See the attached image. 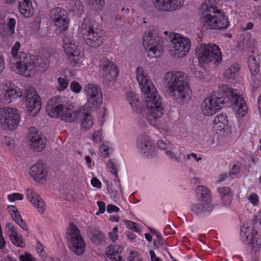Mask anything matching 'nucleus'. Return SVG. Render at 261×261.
Instances as JSON below:
<instances>
[{"label":"nucleus","instance_id":"f257e3e1","mask_svg":"<svg viewBox=\"0 0 261 261\" xmlns=\"http://www.w3.org/2000/svg\"><path fill=\"white\" fill-rule=\"evenodd\" d=\"M46 111L50 117H59L65 122H73L82 117L81 126L85 130L93 124L92 116L85 112V109L80 107L74 110L72 104L60 96H55L48 100Z\"/></svg>","mask_w":261,"mask_h":261},{"label":"nucleus","instance_id":"f03ea898","mask_svg":"<svg viewBox=\"0 0 261 261\" xmlns=\"http://www.w3.org/2000/svg\"><path fill=\"white\" fill-rule=\"evenodd\" d=\"M136 77L144 94L146 119L151 125H155L156 120L164 114L161 97L142 67L137 68Z\"/></svg>","mask_w":261,"mask_h":261},{"label":"nucleus","instance_id":"7ed1b4c3","mask_svg":"<svg viewBox=\"0 0 261 261\" xmlns=\"http://www.w3.org/2000/svg\"><path fill=\"white\" fill-rule=\"evenodd\" d=\"M20 46L19 42H15L12 47L10 58V64L16 72L24 75L25 76H31V74L39 71L43 72L48 67V62L46 59L41 58L37 59L35 61V57L33 58L24 52L18 50Z\"/></svg>","mask_w":261,"mask_h":261},{"label":"nucleus","instance_id":"20e7f679","mask_svg":"<svg viewBox=\"0 0 261 261\" xmlns=\"http://www.w3.org/2000/svg\"><path fill=\"white\" fill-rule=\"evenodd\" d=\"M215 3L214 0H206L201 5L198 13L202 25L208 29L227 28L229 24L228 18L214 6Z\"/></svg>","mask_w":261,"mask_h":261},{"label":"nucleus","instance_id":"39448f33","mask_svg":"<svg viewBox=\"0 0 261 261\" xmlns=\"http://www.w3.org/2000/svg\"><path fill=\"white\" fill-rule=\"evenodd\" d=\"M169 94L174 99L182 100L189 96L191 90L187 75L179 71H169L164 77Z\"/></svg>","mask_w":261,"mask_h":261},{"label":"nucleus","instance_id":"423d86ee","mask_svg":"<svg viewBox=\"0 0 261 261\" xmlns=\"http://www.w3.org/2000/svg\"><path fill=\"white\" fill-rule=\"evenodd\" d=\"M81 31L86 43L90 46L97 48L102 44L103 30L94 20L85 18L81 24Z\"/></svg>","mask_w":261,"mask_h":261},{"label":"nucleus","instance_id":"0eeeda50","mask_svg":"<svg viewBox=\"0 0 261 261\" xmlns=\"http://www.w3.org/2000/svg\"><path fill=\"white\" fill-rule=\"evenodd\" d=\"M143 41L145 50L152 53V57H159L163 53L164 41L160 39L156 27H150L144 33Z\"/></svg>","mask_w":261,"mask_h":261},{"label":"nucleus","instance_id":"6e6552de","mask_svg":"<svg viewBox=\"0 0 261 261\" xmlns=\"http://www.w3.org/2000/svg\"><path fill=\"white\" fill-rule=\"evenodd\" d=\"M66 234L69 250L76 255H83L85 251L86 243L77 227L73 224H70Z\"/></svg>","mask_w":261,"mask_h":261},{"label":"nucleus","instance_id":"1a4fd4ad","mask_svg":"<svg viewBox=\"0 0 261 261\" xmlns=\"http://www.w3.org/2000/svg\"><path fill=\"white\" fill-rule=\"evenodd\" d=\"M196 55L199 62H214L217 64L222 61L219 46L213 43L201 44L196 48Z\"/></svg>","mask_w":261,"mask_h":261},{"label":"nucleus","instance_id":"9d476101","mask_svg":"<svg viewBox=\"0 0 261 261\" xmlns=\"http://www.w3.org/2000/svg\"><path fill=\"white\" fill-rule=\"evenodd\" d=\"M20 119L19 113L17 109L6 107L0 108V125L4 129H15Z\"/></svg>","mask_w":261,"mask_h":261},{"label":"nucleus","instance_id":"9b49d317","mask_svg":"<svg viewBox=\"0 0 261 261\" xmlns=\"http://www.w3.org/2000/svg\"><path fill=\"white\" fill-rule=\"evenodd\" d=\"M169 38L172 44L171 54L177 58H182L189 51L191 42L189 39L184 38L178 34L170 33Z\"/></svg>","mask_w":261,"mask_h":261},{"label":"nucleus","instance_id":"f8f14e48","mask_svg":"<svg viewBox=\"0 0 261 261\" xmlns=\"http://www.w3.org/2000/svg\"><path fill=\"white\" fill-rule=\"evenodd\" d=\"M99 73L106 84L113 82L116 79L118 70L113 61L106 57H102L99 61Z\"/></svg>","mask_w":261,"mask_h":261},{"label":"nucleus","instance_id":"ddd939ff","mask_svg":"<svg viewBox=\"0 0 261 261\" xmlns=\"http://www.w3.org/2000/svg\"><path fill=\"white\" fill-rule=\"evenodd\" d=\"M88 97V104L90 108L96 109L102 102V93L100 88L93 84H88L85 89Z\"/></svg>","mask_w":261,"mask_h":261},{"label":"nucleus","instance_id":"4468645a","mask_svg":"<svg viewBox=\"0 0 261 261\" xmlns=\"http://www.w3.org/2000/svg\"><path fill=\"white\" fill-rule=\"evenodd\" d=\"M239 96L236 90L233 89L228 85L223 84L218 88V96H216V98L220 105H231Z\"/></svg>","mask_w":261,"mask_h":261},{"label":"nucleus","instance_id":"2eb2a0df","mask_svg":"<svg viewBox=\"0 0 261 261\" xmlns=\"http://www.w3.org/2000/svg\"><path fill=\"white\" fill-rule=\"evenodd\" d=\"M51 18L59 31H64L67 29L69 19L67 13L64 9L60 7L55 8L51 11Z\"/></svg>","mask_w":261,"mask_h":261},{"label":"nucleus","instance_id":"dca6fc26","mask_svg":"<svg viewBox=\"0 0 261 261\" xmlns=\"http://www.w3.org/2000/svg\"><path fill=\"white\" fill-rule=\"evenodd\" d=\"M154 8L161 11H174L180 9L184 5V0H153Z\"/></svg>","mask_w":261,"mask_h":261},{"label":"nucleus","instance_id":"f3484780","mask_svg":"<svg viewBox=\"0 0 261 261\" xmlns=\"http://www.w3.org/2000/svg\"><path fill=\"white\" fill-rule=\"evenodd\" d=\"M137 146L140 151L146 156L149 158L155 156V147L148 136L144 134L140 135L138 137Z\"/></svg>","mask_w":261,"mask_h":261},{"label":"nucleus","instance_id":"a211bd4d","mask_svg":"<svg viewBox=\"0 0 261 261\" xmlns=\"http://www.w3.org/2000/svg\"><path fill=\"white\" fill-rule=\"evenodd\" d=\"M63 48L65 53L68 59L73 63L77 64L80 60L83 57V54L80 49L74 43L69 42L68 40L64 39Z\"/></svg>","mask_w":261,"mask_h":261},{"label":"nucleus","instance_id":"6ab92c4d","mask_svg":"<svg viewBox=\"0 0 261 261\" xmlns=\"http://www.w3.org/2000/svg\"><path fill=\"white\" fill-rule=\"evenodd\" d=\"M202 111L204 115L211 116L222 108V105L218 103L216 96H210L205 99L201 105Z\"/></svg>","mask_w":261,"mask_h":261},{"label":"nucleus","instance_id":"aec40b11","mask_svg":"<svg viewBox=\"0 0 261 261\" xmlns=\"http://www.w3.org/2000/svg\"><path fill=\"white\" fill-rule=\"evenodd\" d=\"M28 138L30 142V145L34 150L40 151L45 146L44 139H43L36 128L32 127L29 129Z\"/></svg>","mask_w":261,"mask_h":261},{"label":"nucleus","instance_id":"412c9836","mask_svg":"<svg viewBox=\"0 0 261 261\" xmlns=\"http://www.w3.org/2000/svg\"><path fill=\"white\" fill-rule=\"evenodd\" d=\"M30 174L36 181L44 182L46 180L47 176L45 165L41 162L34 164L31 168Z\"/></svg>","mask_w":261,"mask_h":261},{"label":"nucleus","instance_id":"4be33fe9","mask_svg":"<svg viewBox=\"0 0 261 261\" xmlns=\"http://www.w3.org/2000/svg\"><path fill=\"white\" fill-rule=\"evenodd\" d=\"M27 196L30 202L37 208L38 211L42 214L45 210V204L39 195L32 189H28Z\"/></svg>","mask_w":261,"mask_h":261},{"label":"nucleus","instance_id":"5701e85b","mask_svg":"<svg viewBox=\"0 0 261 261\" xmlns=\"http://www.w3.org/2000/svg\"><path fill=\"white\" fill-rule=\"evenodd\" d=\"M8 21L6 23V20L0 18V33L4 37H8L14 33L16 21L13 18H8Z\"/></svg>","mask_w":261,"mask_h":261},{"label":"nucleus","instance_id":"b1692460","mask_svg":"<svg viewBox=\"0 0 261 261\" xmlns=\"http://www.w3.org/2000/svg\"><path fill=\"white\" fill-rule=\"evenodd\" d=\"M18 9L24 17H30L33 14V8L31 0H18Z\"/></svg>","mask_w":261,"mask_h":261},{"label":"nucleus","instance_id":"393cba45","mask_svg":"<svg viewBox=\"0 0 261 261\" xmlns=\"http://www.w3.org/2000/svg\"><path fill=\"white\" fill-rule=\"evenodd\" d=\"M25 101L28 113L34 116L39 112L41 109V98L40 96H36L33 100Z\"/></svg>","mask_w":261,"mask_h":261},{"label":"nucleus","instance_id":"a878e982","mask_svg":"<svg viewBox=\"0 0 261 261\" xmlns=\"http://www.w3.org/2000/svg\"><path fill=\"white\" fill-rule=\"evenodd\" d=\"M3 98L7 102H10L12 99H15L22 96V92L17 87L15 88H7L3 92Z\"/></svg>","mask_w":261,"mask_h":261},{"label":"nucleus","instance_id":"bb28decb","mask_svg":"<svg viewBox=\"0 0 261 261\" xmlns=\"http://www.w3.org/2000/svg\"><path fill=\"white\" fill-rule=\"evenodd\" d=\"M234 106L236 110L238 111V114L241 117H244L248 112V108L246 102L243 97L239 96L231 104Z\"/></svg>","mask_w":261,"mask_h":261},{"label":"nucleus","instance_id":"cd10ccee","mask_svg":"<svg viewBox=\"0 0 261 261\" xmlns=\"http://www.w3.org/2000/svg\"><path fill=\"white\" fill-rule=\"evenodd\" d=\"M127 100L132 106L134 111L137 113H140L142 111L143 107L139 101L138 95L130 91L128 92L126 95Z\"/></svg>","mask_w":261,"mask_h":261},{"label":"nucleus","instance_id":"c85d7f7f","mask_svg":"<svg viewBox=\"0 0 261 261\" xmlns=\"http://www.w3.org/2000/svg\"><path fill=\"white\" fill-rule=\"evenodd\" d=\"M240 69V66L238 64H232L225 70L223 73L224 77L227 80L236 79L239 74Z\"/></svg>","mask_w":261,"mask_h":261},{"label":"nucleus","instance_id":"c756f323","mask_svg":"<svg viewBox=\"0 0 261 261\" xmlns=\"http://www.w3.org/2000/svg\"><path fill=\"white\" fill-rule=\"evenodd\" d=\"M9 231L10 232L9 238L12 243L18 247H24L25 245L22 240V236L18 234V232L13 226L9 227Z\"/></svg>","mask_w":261,"mask_h":261},{"label":"nucleus","instance_id":"7c9ffc66","mask_svg":"<svg viewBox=\"0 0 261 261\" xmlns=\"http://www.w3.org/2000/svg\"><path fill=\"white\" fill-rule=\"evenodd\" d=\"M213 208V205L210 204L197 203L191 206V211L196 215H200L202 213H210Z\"/></svg>","mask_w":261,"mask_h":261},{"label":"nucleus","instance_id":"2f4dec72","mask_svg":"<svg viewBox=\"0 0 261 261\" xmlns=\"http://www.w3.org/2000/svg\"><path fill=\"white\" fill-rule=\"evenodd\" d=\"M88 233L90 240L95 244L99 245L104 241L105 235L98 230L90 228Z\"/></svg>","mask_w":261,"mask_h":261},{"label":"nucleus","instance_id":"473e14b6","mask_svg":"<svg viewBox=\"0 0 261 261\" xmlns=\"http://www.w3.org/2000/svg\"><path fill=\"white\" fill-rule=\"evenodd\" d=\"M218 192L221 196L225 204H229L231 201V194H230V189L227 187H220L218 189Z\"/></svg>","mask_w":261,"mask_h":261},{"label":"nucleus","instance_id":"72a5a7b5","mask_svg":"<svg viewBox=\"0 0 261 261\" xmlns=\"http://www.w3.org/2000/svg\"><path fill=\"white\" fill-rule=\"evenodd\" d=\"M214 123L218 125V127H220L221 129L224 128L227 123V116L222 113L216 116L214 119Z\"/></svg>","mask_w":261,"mask_h":261},{"label":"nucleus","instance_id":"f704fd0d","mask_svg":"<svg viewBox=\"0 0 261 261\" xmlns=\"http://www.w3.org/2000/svg\"><path fill=\"white\" fill-rule=\"evenodd\" d=\"M25 91L23 92L25 101L31 100L36 96H39L35 91L34 89L29 86L25 87Z\"/></svg>","mask_w":261,"mask_h":261},{"label":"nucleus","instance_id":"c9c22d12","mask_svg":"<svg viewBox=\"0 0 261 261\" xmlns=\"http://www.w3.org/2000/svg\"><path fill=\"white\" fill-rule=\"evenodd\" d=\"M257 236V231H254L252 233H249L247 234L245 232H243V229H241V236L242 237L246 238V242L247 244H251L253 247H255V239H256Z\"/></svg>","mask_w":261,"mask_h":261},{"label":"nucleus","instance_id":"e433bc0d","mask_svg":"<svg viewBox=\"0 0 261 261\" xmlns=\"http://www.w3.org/2000/svg\"><path fill=\"white\" fill-rule=\"evenodd\" d=\"M12 219L15 222L19 225V226L24 231H28V228L25 221L22 219L19 211L14 214L11 216Z\"/></svg>","mask_w":261,"mask_h":261},{"label":"nucleus","instance_id":"4c0bfd02","mask_svg":"<svg viewBox=\"0 0 261 261\" xmlns=\"http://www.w3.org/2000/svg\"><path fill=\"white\" fill-rule=\"evenodd\" d=\"M197 190L201 192L200 199L204 202H207L210 198V194L208 189L203 186H198Z\"/></svg>","mask_w":261,"mask_h":261},{"label":"nucleus","instance_id":"58836bf2","mask_svg":"<svg viewBox=\"0 0 261 261\" xmlns=\"http://www.w3.org/2000/svg\"><path fill=\"white\" fill-rule=\"evenodd\" d=\"M248 65L251 74H256L259 70V64L256 61L255 58L250 57L248 59Z\"/></svg>","mask_w":261,"mask_h":261},{"label":"nucleus","instance_id":"ea45409f","mask_svg":"<svg viewBox=\"0 0 261 261\" xmlns=\"http://www.w3.org/2000/svg\"><path fill=\"white\" fill-rule=\"evenodd\" d=\"M89 5L95 9H101L105 5L104 0H88Z\"/></svg>","mask_w":261,"mask_h":261},{"label":"nucleus","instance_id":"a19ab883","mask_svg":"<svg viewBox=\"0 0 261 261\" xmlns=\"http://www.w3.org/2000/svg\"><path fill=\"white\" fill-rule=\"evenodd\" d=\"M106 254L111 261H124L120 254H114L112 251H107Z\"/></svg>","mask_w":261,"mask_h":261},{"label":"nucleus","instance_id":"79ce46f5","mask_svg":"<svg viewBox=\"0 0 261 261\" xmlns=\"http://www.w3.org/2000/svg\"><path fill=\"white\" fill-rule=\"evenodd\" d=\"M251 74L252 85L254 87L257 88L261 84V75L258 72Z\"/></svg>","mask_w":261,"mask_h":261},{"label":"nucleus","instance_id":"37998d69","mask_svg":"<svg viewBox=\"0 0 261 261\" xmlns=\"http://www.w3.org/2000/svg\"><path fill=\"white\" fill-rule=\"evenodd\" d=\"M57 82L59 84L57 89L59 91L65 90L68 86V82L62 77H59L57 80Z\"/></svg>","mask_w":261,"mask_h":261},{"label":"nucleus","instance_id":"c03bdc74","mask_svg":"<svg viewBox=\"0 0 261 261\" xmlns=\"http://www.w3.org/2000/svg\"><path fill=\"white\" fill-rule=\"evenodd\" d=\"M123 248L122 246L118 245H111L107 248V251H110L112 252V253L114 254H121L123 251Z\"/></svg>","mask_w":261,"mask_h":261},{"label":"nucleus","instance_id":"a18cd8bd","mask_svg":"<svg viewBox=\"0 0 261 261\" xmlns=\"http://www.w3.org/2000/svg\"><path fill=\"white\" fill-rule=\"evenodd\" d=\"M23 195L18 193H14L8 196V199L10 201H14L16 200H22Z\"/></svg>","mask_w":261,"mask_h":261},{"label":"nucleus","instance_id":"49530a36","mask_svg":"<svg viewBox=\"0 0 261 261\" xmlns=\"http://www.w3.org/2000/svg\"><path fill=\"white\" fill-rule=\"evenodd\" d=\"M125 224L127 227L131 230L136 232H139V228L137 226V224L131 221L125 220Z\"/></svg>","mask_w":261,"mask_h":261},{"label":"nucleus","instance_id":"de8ad7c7","mask_svg":"<svg viewBox=\"0 0 261 261\" xmlns=\"http://www.w3.org/2000/svg\"><path fill=\"white\" fill-rule=\"evenodd\" d=\"M71 90L72 92L76 93H79L82 90V87L80 84L76 82L73 81L70 84Z\"/></svg>","mask_w":261,"mask_h":261},{"label":"nucleus","instance_id":"09e8293b","mask_svg":"<svg viewBox=\"0 0 261 261\" xmlns=\"http://www.w3.org/2000/svg\"><path fill=\"white\" fill-rule=\"evenodd\" d=\"M247 199L249 200L251 203L254 206L257 205L259 203L258 196L256 194L254 193H251L247 197Z\"/></svg>","mask_w":261,"mask_h":261},{"label":"nucleus","instance_id":"8fccbe9b","mask_svg":"<svg viewBox=\"0 0 261 261\" xmlns=\"http://www.w3.org/2000/svg\"><path fill=\"white\" fill-rule=\"evenodd\" d=\"M169 143L168 141H164L163 140H160L158 141V146L161 149H166L169 146Z\"/></svg>","mask_w":261,"mask_h":261},{"label":"nucleus","instance_id":"3c124183","mask_svg":"<svg viewBox=\"0 0 261 261\" xmlns=\"http://www.w3.org/2000/svg\"><path fill=\"white\" fill-rule=\"evenodd\" d=\"M97 205L98 206L99 210L97 212H96V214L97 215H99L100 214H102L105 212L106 204L105 202L102 201H98Z\"/></svg>","mask_w":261,"mask_h":261},{"label":"nucleus","instance_id":"603ef678","mask_svg":"<svg viewBox=\"0 0 261 261\" xmlns=\"http://www.w3.org/2000/svg\"><path fill=\"white\" fill-rule=\"evenodd\" d=\"M19 258L20 261H35L34 258L28 253H26L24 255H20Z\"/></svg>","mask_w":261,"mask_h":261},{"label":"nucleus","instance_id":"864d4df0","mask_svg":"<svg viewBox=\"0 0 261 261\" xmlns=\"http://www.w3.org/2000/svg\"><path fill=\"white\" fill-rule=\"evenodd\" d=\"M100 151L101 153V156L103 158H106L108 156V148L105 145L102 144L100 146Z\"/></svg>","mask_w":261,"mask_h":261},{"label":"nucleus","instance_id":"5fc2aeb1","mask_svg":"<svg viewBox=\"0 0 261 261\" xmlns=\"http://www.w3.org/2000/svg\"><path fill=\"white\" fill-rule=\"evenodd\" d=\"M101 132L100 130L96 131L93 135V139L95 142H99L101 140Z\"/></svg>","mask_w":261,"mask_h":261},{"label":"nucleus","instance_id":"6e6d98bb","mask_svg":"<svg viewBox=\"0 0 261 261\" xmlns=\"http://www.w3.org/2000/svg\"><path fill=\"white\" fill-rule=\"evenodd\" d=\"M119 211V208L113 204H108L107 207V211L109 213L112 212H118Z\"/></svg>","mask_w":261,"mask_h":261},{"label":"nucleus","instance_id":"4d7b16f0","mask_svg":"<svg viewBox=\"0 0 261 261\" xmlns=\"http://www.w3.org/2000/svg\"><path fill=\"white\" fill-rule=\"evenodd\" d=\"M108 166L111 169V173L114 175H117V172L116 166L114 165V163L111 160L109 161L108 163Z\"/></svg>","mask_w":261,"mask_h":261},{"label":"nucleus","instance_id":"13d9d810","mask_svg":"<svg viewBox=\"0 0 261 261\" xmlns=\"http://www.w3.org/2000/svg\"><path fill=\"white\" fill-rule=\"evenodd\" d=\"M239 172H240L239 167L236 164H233L232 167H231V168L230 169V170L229 171V174L236 175V174L239 173Z\"/></svg>","mask_w":261,"mask_h":261},{"label":"nucleus","instance_id":"bf43d9fd","mask_svg":"<svg viewBox=\"0 0 261 261\" xmlns=\"http://www.w3.org/2000/svg\"><path fill=\"white\" fill-rule=\"evenodd\" d=\"M91 182L92 185L93 187H96L97 188H101V182L97 178H92L91 179Z\"/></svg>","mask_w":261,"mask_h":261},{"label":"nucleus","instance_id":"052dcab7","mask_svg":"<svg viewBox=\"0 0 261 261\" xmlns=\"http://www.w3.org/2000/svg\"><path fill=\"white\" fill-rule=\"evenodd\" d=\"M253 13L257 18L261 19V6H257Z\"/></svg>","mask_w":261,"mask_h":261},{"label":"nucleus","instance_id":"680f3d73","mask_svg":"<svg viewBox=\"0 0 261 261\" xmlns=\"http://www.w3.org/2000/svg\"><path fill=\"white\" fill-rule=\"evenodd\" d=\"M151 261H162V259L156 256L155 252L153 250L149 251Z\"/></svg>","mask_w":261,"mask_h":261},{"label":"nucleus","instance_id":"e2e57ef3","mask_svg":"<svg viewBox=\"0 0 261 261\" xmlns=\"http://www.w3.org/2000/svg\"><path fill=\"white\" fill-rule=\"evenodd\" d=\"M7 209L10 212L11 216L13 215L14 214H16V213L18 211L16 207L14 205H8Z\"/></svg>","mask_w":261,"mask_h":261},{"label":"nucleus","instance_id":"0e129e2a","mask_svg":"<svg viewBox=\"0 0 261 261\" xmlns=\"http://www.w3.org/2000/svg\"><path fill=\"white\" fill-rule=\"evenodd\" d=\"M166 153L167 155L170 156L171 158L174 159L177 162L180 161V159L179 157L176 156V155H174L173 152L170 150H167L166 151Z\"/></svg>","mask_w":261,"mask_h":261},{"label":"nucleus","instance_id":"69168bd1","mask_svg":"<svg viewBox=\"0 0 261 261\" xmlns=\"http://www.w3.org/2000/svg\"><path fill=\"white\" fill-rule=\"evenodd\" d=\"M36 250L37 252L42 255H43V253H44V249L43 246L40 242H38L36 244Z\"/></svg>","mask_w":261,"mask_h":261},{"label":"nucleus","instance_id":"338daca9","mask_svg":"<svg viewBox=\"0 0 261 261\" xmlns=\"http://www.w3.org/2000/svg\"><path fill=\"white\" fill-rule=\"evenodd\" d=\"M6 245V241L2 235V229H0V248L3 249Z\"/></svg>","mask_w":261,"mask_h":261},{"label":"nucleus","instance_id":"774afa93","mask_svg":"<svg viewBox=\"0 0 261 261\" xmlns=\"http://www.w3.org/2000/svg\"><path fill=\"white\" fill-rule=\"evenodd\" d=\"M135 252L132 251L130 252V255L128 257V261H142L141 260L133 256V255L134 254Z\"/></svg>","mask_w":261,"mask_h":261}]
</instances>
